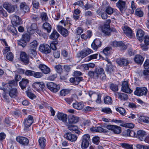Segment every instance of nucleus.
<instances>
[{"label":"nucleus","instance_id":"nucleus-3","mask_svg":"<svg viewBox=\"0 0 149 149\" xmlns=\"http://www.w3.org/2000/svg\"><path fill=\"white\" fill-rule=\"evenodd\" d=\"M46 86L48 89L54 93H56L60 89L59 86L53 82H51L47 83Z\"/></svg>","mask_w":149,"mask_h":149},{"label":"nucleus","instance_id":"nucleus-42","mask_svg":"<svg viewBox=\"0 0 149 149\" xmlns=\"http://www.w3.org/2000/svg\"><path fill=\"white\" fill-rule=\"evenodd\" d=\"M139 120L141 122L148 123H149V117L146 116H141L139 117Z\"/></svg>","mask_w":149,"mask_h":149},{"label":"nucleus","instance_id":"nucleus-26","mask_svg":"<svg viewBox=\"0 0 149 149\" xmlns=\"http://www.w3.org/2000/svg\"><path fill=\"white\" fill-rule=\"evenodd\" d=\"M83 80V78L81 77H78L71 78L70 79V81L75 85H78L79 83Z\"/></svg>","mask_w":149,"mask_h":149},{"label":"nucleus","instance_id":"nucleus-20","mask_svg":"<svg viewBox=\"0 0 149 149\" xmlns=\"http://www.w3.org/2000/svg\"><path fill=\"white\" fill-rule=\"evenodd\" d=\"M3 7L6 9L8 12H13L15 10V7L8 3H5L3 5Z\"/></svg>","mask_w":149,"mask_h":149},{"label":"nucleus","instance_id":"nucleus-44","mask_svg":"<svg viewBox=\"0 0 149 149\" xmlns=\"http://www.w3.org/2000/svg\"><path fill=\"white\" fill-rule=\"evenodd\" d=\"M38 45V43L36 40H33L30 44V49H36Z\"/></svg>","mask_w":149,"mask_h":149},{"label":"nucleus","instance_id":"nucleus-59","mask_svg":"<svg viewBox=\"0 0 149 149\" xmlns=\"http://www.w3.org/2000/svg\"><path fill=\"white\" fill-rule=\"evenodd\" d=\"M32 76L36 78H40L42 76V74L41 72H36L34 71Z\"/></svg>","mask_w":149,"mask_h":149},{"label":"nucleus","instance_id":"nucleus-34","mask_svg":"<svg viewBox=\"0 0 149 149\" xmlns=\"http://www.w3.org/2000/svg\"><path fill=\"white\" fill-rule=\"evenodd\" d=\"M115 94L116 96H118V98L121 100H126L128 98L127 95L126 94L116 93Z\"/></svg>","mask_w":149,"mask_h":149},{"label":"nucleus","instance_id":"nucleus-22","mask_svg":"<svg viewBox=\"0 0 149 149\" xmlns=\"http://www.w3.org/2000/svg\"><path fill=\"white\" fill-rule=\"evenodd\" d=\"M39 68L44 74H47L50 71V69L45 65L40 64L39 66Z\"/></svg>","mask_w":149,"mask_h":149},{"label":"nucleus","instance_id":"nucleus-64","mask_svg":"<svg viewBox=\"0 0 149 149\" xmlns=\"http://www.w3.org/2000/svg\"><path fill=\"white\" fill-rule=\"evenodd\" d=\"M34 71L29 70H26L25 71L24 74L27 76H32Z\"/></svg>","mask_w":149,"mask_h":149},{"label":"nucleus","instance_id":"nucleus-18","mask_svg":"<svg viewBox=\"0 0 149 149\" xmlns=\"http://www.w3.org/2000/svg\"><path fill=\"white\" fill-rule=\"evenodd\" d=\"M58 119L64 123H65L67 121V115L62 113L58 112L56 115Z\"/></svg>","mask_w":149,"mask_h":149},{"label":"nucleus","instance_id":"nucleus-46","mask_svg":"<svg viewBox=\"0 0 149 149\" xmlns=\"http://www.w3.org/2000/svg\"><path fill=\"white\" fill-rule=\"evenodd\" d=\"M7 13L2 7L0 6V17H6L7 16Z\"/></svg>","mask_w":149,"mask_h":149},{"label":"nucleus","instance_id":"nucleus-57","mask_svg":"<svg viewBox=\"0 0 149 149\" xmlns=\"http://www.w3.org/2000/svg\"><path fill=\"white\" fill-rule=\"evenodd\" d=\"M110 88L111 89L113 92H116L118 90V86L113 84H110Z\"/></svg>","mask_w":149,"mask_h":149},{"label":"nucleus","instance_id":"nucleus-16","mask_svg":"<svg viewBox=\"0 0 149 149\" xmlns=\"http://www.w3.org/2000/svg\"><path fill=\"white\" fill-rule=\"evenodd\" d=\"M111 45L113 47H122L123 49H126L127 48L124 43L121 41H114L112 42Z\"/></svg>","mask_w":149,"mask_h":149},{"label":"nucleus","instance_id":"nucleus-9","mask_svg":"<svg viewBox=\"0 0 149 149\" xmlns=\"http://www.w3.org/2000/svg\"><path fill=\"white\" fill-rule=\"evenodd\" d=\"M32 86L34 89L40 92L45 87V85L43 82H36L33 84Z\"/></svg>","mask_w":149,"mask_h":149},{"label":"nucleus","instance_id":"nucleus-40","mask_svg":"<svg viewBox=\"0 0 149 149\" xmlns=\"http://www.w3.org/2000/svg\"><path fill=\"white\" fill-rule=\"evenodd\" d=\"M17 85V82L14 80H13L10 81L8 82V83L7 84H5L3 85V86L6 87L9 86L8 88H11L13 86H15Z\"/></svg>","mask_w":149,"mask_h":149},{"label":"nucleus","instance_id":"nucleus-23","mask_svg":"<svg viewBox=\"0 0 149 149\" xmlns=\"http://www.w3.org/2000/svg\"><path fill=\"white\" fill-rule=\"evenodd\" d=\"M145 35V32L141 29H139L136 33V37L141 42L143 41V36Z\"/></svg>","mask_w":149,"mask_h":149},{"label":"nucleus","instance_id":"nucleus-4","mask_svg":"<svg viewBox=\"0 0 149 149\" xmlns=\"http://www.w3.org/2000/svg\"><path fill=\"white\" fill-rule=\"evenodd\" d=\"M147 92V89L145 87H136L134 92V94L139 96L145 95Z\"/></svg>","mask_w":149,"mask_h":149},{"label":"nucleus","instance_id":"nucleus-10","mask_svg":"<svg viewBox=\"0 0 149 149\" xmlns=\"http://www.w3.org/2000/svg\"><path fill=\"white\" fill-rule=\"evenodd\" d=\"M93 52V51L91 49L86 48L78 54V56L79 57L83 58Z\"/></svg>","mask_w":149,"mask_h":149},{"label":"nucleus","instance_id":"nucleus-48","mask_svg":"<svg viewBox=\"0 0 149 149\" xmlns=\"http://www.w3.org/2000/svg\"><path fill=\"white\" fill-rule=\"evenodd\" d=\"M114 9L110 6H108L106 8L105 11L107 14L111 15L113 13Z\"/></svg>","mask_w":149,"mask_h":149},{"label":"nucleus","instance_id":"nucleus-45","mask_svg":"<svg viewBox=\"0 0 149 149\" xmlns=\"http://www.w3.org/2000/svg\"><path fill=\"white\" fill-rule=\"evenodd\" d=\"M116 110L122 116H125L126 114L125 110L123 108L118 107L116 108Z\"/></svg>","mask_w":149,"mask_h":149},{"label":"nucleus","instance_id":"nucleus-14","mask_svg":"<svg viewBox=\"0 0 149 149\" xmlns=\"http://www.w3.org/2000/svg\"><path fill=\"white\" fill-rule=\"evenodd\" d=\"M17 141L21 144L24 146L27 145L29 142L28 139L23 136H18L16 138Z\"/></svg>","mask_w":149,"mask_h":149},{"label":"nucleus","instance_id":"nucleus-43","mask_svg":"<svg viewBox=\"0 0 149 149\" xmlns=\"http://www.w3.org/2000/svg\"><path fill=\"white\" fill-rule=\"evenodd\" d=\"M97 56L98 54H97L91 55L85 58V61H89L91 60L96 59L97 58Z\"/></svg>","mask_w":149,"mask_h":149},{"label":"nucleus","instance_id":"nucleus-39","mask_svg":"<svg viewBox=\"0 0 149 149\" xmlns=\"http://www.w3.org/2000/svg\"><path fill=\"white\" fill-rule=\"evenodd\" d=\"M38 142L40 146L43 148L46 145V140L43 137H40L39 139Z\"/></svg>","mask_w":149,"mask_h":149},{"label":"nucleus","instance_id":"nucleus-33","mask_svg":"<svg viewBox=\"0 0 149 149\" xmlns=\"http://www.w3.org/2000/svg\"><path fill=\"white\" fill-rule=\"evenodd\" d=\"M146 134L144 131L140 130L137 132V136L141 141H143L144 140V138Z\"/></svg>","mask_w":149,"mask_h":149},{"label":"nucleus","instance_id":"nucleus-1","mask_svg":"<svg viewBox=\"0 0 149 149\" xmlns=\"http://www.w3.org/2000/svg\"><path fill=\"white\" fill-rule=\"evenodd\" d=\"M81 147L82 149H86L88 147L90 141V136L88 134L84 135L81 137Z\"/></svg>","mask_w":149,"mask_h":149},{"label":"nucleus","instance_id":"nucleus-6","mask_svg":"<svg viewBox=\"0 0 149 149\" xmlns=\"http://www.w3.org/2000/svg\"><path fill=\"white\" fill-rule=\"evenodd\" d=\"M12 23L14 26H17L22 23V19L18 16L13 15L11 16Z\"/></svg>","mask_w":149,"mask_h":149},{"label":"nucleus","instance_id":"nucleus-58","mask_svg":"<svg viewBox=\"0 0 149 149\" xmlns=\"http://www.w3.org/2000/svg\"><path fill=\"white\" fill-rule=\"evenodd\" d=\"M41 18L42 21L47 22L48 21V17L47 14L43 12L41 14Z\"/></svg>","mask_w":149,"mask_h":149},{"label":"nucleus","instance_id":"nucleus-32","mask_svg":"<svg viewBox=\"0 0 149 149\" xmlns=\"http://www.w3.org/2000/svg\"><path fill=\"white\" fill-rule=\"evenodd\" d=\"M36 50V49H30L29 50V55L31 58H37V54Z\"/></svg>","mask_w":149,"mask_h":149},{"label":"nucleus","instance_id":"nucleus-7","mask_svg":"<svg viewBox=\"0 0 149 149\" xmlns=\"http://www.w3.org/2000/svg\"><path fill=\"white\" fill-rule=\"evenodd\" d=\"M121 90L123 92L127 93H131L132 92V91L129 87L128 82L127 81L122 82Z\"/></svg>","mask_w":149,"mask_h":149},{"label":"nucleus","instance_id":"nucleus-31","mask_svg":"<svg viewBox=\"0 0 149 149\" xmlns=\"http://www.w3.org/2000/svg\"><path fill=\"white\" fill-rule=\"evenodd\" d=\"M116 62L120 65H126L128 64L127 60L124 58H118L116 60Z\"/></svg>","mask_w":149,"mask_h":149},{"label":"nucleus","instance_id":"nucleus-62","mask_svg":"<svg viewBox=\"0 0 149 149\" xmlns=\"http://www.w3.org/2000/svg\"><path fill=\"white\" fill-rule=\"evenodd\" d=\"M22 39L26 42L29 41L30 39V36L27 34H25L22 36Z\"/></svg>","mask_w":149,"mask_h":149},{"label":"nucleus","instance_id":"nucleus-56","mask_svg":"<svg viewBox=\"0 0 149 149\" xmlns=\"http://www.w3.org/2000/svg\"><path fill=\"white\" fill-rule=\"evenodd\" d=\"M69 93V91L67 89H63L60 92V94L61 96H64L68 94Z\"/></svg>","mask_w":149,"mask_h":149},{"label":"nucleus","instance_id":"nucleus-35","mask_svg":"<svg viewBox=\"0 0 149 149\" xmlns=\"http://www.w3.org/2000/svg\"><path fill=\"white\" fill-rule=\"evenodd\" d=\"M17 93V89L13 88L10 89L9 92V94L11 97L14 98L16 96Z\"/></svg>","mask_w":149,"mask_h":149},{"label":"nucleus","instance_id":"nucleus-63","mask_svg":"<svg viewBox=\"0 0 149 149\" xmlns=\"http://www.w3.org/2000/svg\"><path fill=\"white\" fill-rule=\"evenodd\" d=\"M144 43L146 45H149V36L147 35L143 39Z\"/></svg>","mask_w":149,"mask_h":149},{"label":"nucleus","instance_id":"nucleus-41","mask_svg":"<svg viewBox=\"0 0 149 149\" xmlns=\"http://www.w3.org/2000/svg\"><path fill=\"white\" fill-rule=\"evenodd\" d=\"M14 26H9L8 27V31L13 35H16L17 34V32L16 28Z\"/></svg>","mask_w":149,"mask_h":149},{"label":"nucleus","instance_id":"nucleus-51","mask_svg":"<svg viewBox=\"0 0 149 149\" xmlns=\"http://www.w3.org/2000/svg\"><path fill=\"white\" fill-rule=\"evenodd\" d=\"M30 27H27V31H35L37 28V25L36 24H31Z\"/></svg>","mask_w":149,"mask_h":149},{"label":"nucleus","instance_id":"nucleus-30","mask_svg":"<svg viewBox=\"0 0 149 149\" xmlns=\"http://www.w3.org/2000/svg\"><path fill=\"white\" fill-rule=\"evenodd\" d=\"M79 118L73 115L70 116L68 118V122L70 123H75L78 121Z\"/></svg>","mask_w":149,"mask_h":149},{"label":"nucleus","instance_id":"nucleus-15","mask_svg":"<svg viewBox=\"0 0 149 149\" xmlns=\"http://www.w3.org/2000/svg\"><path fill=\"white\" fill-rule=\"evenodd\" d=\"M101 29L102 32L106 35H109L111 31L109 24H104Z\"/></svg>","mask_w":149,"mask_h":149},{"label":"nucleus","instance_id":"nucleus-5","mask_svg":"<svg viewBox=\"0 0 149 149\" xmlns=\"http://www.w3.org/2000/svg\"><path fill=\"white\" fill-rule=\"evenodd\" d=\"M107 128L112 131L114 134H118L121 132V128L119 127L116 125H108L107 126Z\"/></svg>","mask_w":149,"mask_h":149},{"label":"nucleus","instance_id":"nucleus-13","mask_svg":"<svg viewBox=\"0 0 149 149\" xmlns=\"http://www.w3.org/2000/svg\"><path fill=\"white\" fill-rule=\"evenodd\" d=\"M123 30L126 36L130 38L133 37V34L130 28L127 26H125L123 28Z\"/></svg>","mask_w":149,"mask_h":149},{"label":"nucleus","instance_id":"nucleus-8","mask_svg":"<svg viewBox=\"0 0 149 149\" xmlns=\"http://www.w3.org/2000/svg\"><path fill=\"white\" fill-rule=\"evenodd\" d=\"M95 77L97 78L100 75L102 79H105L106 75L103 68H96L95 69Z\"/></svg>","mask_w":149,"mask_h":149},{"label":"nucleus","instance_id":"nucleus-29","mask_svg":"<svg viewBox=\"0 0 149 149\" xmlns=\"http://www.w3.org/2000/svg\"><path fill=\"white\" fill-rule=\"evenodd\" d=\"M58 31L61 33L64 37H66L69 34V32L66 29L60 26L58 28Z\"/></svg>","mask_w":149,"mask_h":149},{"label":"nucleus","instance_id":"nucleus-27","mask_svg":"<svg viewBox=\"0 0 149 149\" xmlns=\"http://www.w3.org/2000/svg\"><path fill=\"white\" fill-rule=\"evenodd\" d=\"M134 60L137 63L141 64L144 61V58L141 55H136L134 58Z\"/></svg>","mask_w":149,"mask_h":149},{"label":"nucleus","instance_id":"nucleus-49","mask_svg":"<svg viewBox=\"0 0 149 149\" xmlns=\"http://www.w3.org/2000/svg\"><path fill=\"white\" fill-rule=\"evenodd\" d=\"M68 129L72 131H76L78 130V127L75 125H67Z\"/></svg>","mask_w":149,"mask_h":149},{"label":"nucleus","instance_id":"nucleus-21","mask_svg":"<svg viewBox=\"0 0 149 149\" xmlns=\"http://www.w3.org/2000/svg\"><path fill=\"white\" fill-rule=\"evenodd\" d=\"M29 80L26 78H23L22 81L19 82L20 87L22 89L25 88L29 83Z\"/></svg>","mask_w":149,"mask_h":149},{"label":"nucleus","instance_id":"nucleus-52","mask_svg":"<svg viewBox=\"0 0 149 149\" xmlns=\"http://www.w3.org/2000/svg\"><path fill=\"white\" fill-rule=\"evenodd\" d=\"M58 45V42L56 41H52L50 44L51 48L53 50H56L57 49V47Z\"/></svg>","mask_w":149,"mask_h":149},{"label":"nucleus","instance_id":"nucleus-53","mask_svg":"<svg viewBox=\"0 0 149 149\" xmlns=\"http://www.w3.org/2000/svg\"><path fill=\"white\" fill-rule=\"evenodd\" d=\"M104 102L108 104H110L112 103V100L111 98L109 96H107L104 99Z\"/></svg>","mask_w":149,"mask_h":149},{"label":"nucleus","instance_id":"nucleus-47","mask_svg":"<svg viewBox=\"0 0 149 149\" xmlns=\"http://www.w3.org/2000/svg\"><path fill=\"white\" fill-rule=\"evenodd\" d=\"M136 15L139 17H142L143 15V11L140 8H137L135 11Z\"/></svg>","mask_w":149,"mask_h":149},{"label":"nucleus","instance_id":"nucleus-25","mask_svg":"<svg viewBox=\"0 0 149 149\" xmlns=\"http://www.w3.org/2000/svg\"><path fill=\"white\" fill-rule=\"evenodd\" d=\"M20 7L21 10L24 12H28L30 10L29 6L24 2L21 3Z\"/></svg>","mask_w":149,"mask_h":149},{"label":"nucleus","instance_id":"nucleus-2","mask_svg":"<svg viewBox=\"0 0 149 149\" xmlns=\"http://www.w3.org/2000/svg\"><path fill=\"white\" fill-rule=\"evenodd\" d=\"M33 122V117L29 115L27 118L24 120L23 122L24 130L28 131L29 128L31 126Z\"/></svg>","mask_w":149,"mask_h":149},{"label":"nucleus","instance_id":"nucleus-54","mask_svg":"<svg viewBox=\"0 0 149 149\" xmlns=\"http://www.w3.org/2000/svg\"><path fill=\"white\" fill-rule=\"evenodd\" d=\"M111 48L110 47H107L104 48L103 51L104 54L106 56H107L110 54V50Z\"/></svg>","mask_w":149,"mask_h":149},{"label":"nucleus","instance_id":"nucleus-28","mask_svg":"<svg viewBox=\"0 0 149 149\" xmlns=\"http://www.w3.org/2000/svg\"><path fill=\"white\" fill-rule=\"evenodd\" d=\"M126 3L119 0L116 3V6L118 7L120 11L122 12L125 9Z\"/></svg>","mask_w":149,"mask_h":149},{"label":"nucleus","instance_id":"nucleus-36","mask_svg":"<svg viewBox=\"0 0 149 149\" xmlns=\"http://www.w3.org/2000/svg\"><path fill=\"white\" fill-rule=\"evenodd\" d=\"M90 130L92 132H101L104 131V129L101 127H91L90 128Z\"/></svg>","mask_w":149,"mask_h":149},{"label":"nucleus","instance_id":"nucleus-17","mask_svg":"<svg viewBox=\"0 0 149 149\" xmlns=\"http://www.w3.org/2000/svg\"><path fill=\"white\" fill-rule=\"evenodd\" d=\"M92 48L95 50H97L101 46V42L99 39H95L91 44Z\"/></svg>","mask_w":149,"mask_h":149},{"label":"nucleus","instance_id":"nucleus-37","mask_svg":"<svg viewBox=\"0 0 149 149\" xmlns=\"http://www.w3.org/2000/svg\"><path fill=\"white\" fill-rule=\"evenodd\" d=\"M59 36V34L56 30H54L49 36V38L52 40H56Z\"/></svg>","mask_w":149,"mask_h":149},{"label":"nucleus","instance_id":"nucleus-60","mask_svg":"<svg viewBox=\"0 0 149 149\" xmlns=\"http://www.w3.org/2000/svg\"><path fill=\"white\" fill-rule=\"evenodd\" d=\"M101 111L106 114H109L111 113L112 111L109 108L105 107L102 109Z\"/></svg>","mask_w":149,"mask_h":149},{"label":"nucleus","instance_id":"nucleus-50","mask_svg":"<svg viewBox=\"0 0 149 149\" xmlns=\"http://www.w3.org/2000/svg\"><path fill=\"white\" fill-rule=\"evenodd\" d=\"M60 22L61 24H63L64 26L69 29L70 28V26L71 25V24L70 23V22L69 20H67V21H65L64 22L63 20H61Z\"/></svg>","mask_w":149,"mask_h":149},{"label":"nucleus","instance_id":"nucleus-19","mask_svg":"<svg viewBox=\"0 0 149 149\" xmlns=\"http://www.w3.org/2000/svg\"><path fill=\"white\" fill-rule=\"evenodd\" d=\"M20 58L21 60L24 63L27 64L29 63V58L25 52H21L20 54Z\"/></svg>","mask_w":149,"mask_h":149},{"label":"nucleus","instance_id":"nucleus-38","mask_svg":"<svg viewBox=\"0 0 149 149\" xmlns=\"http://www.w3.org/2000/svg\"><path fill=\"white\" fill-rule=\"evenodd\" d=\"M43 28L48 33L51 32L52 29V26L49 23L45 22L43 24Z\"/></svg>","mask_w":149,"mask_h":149},{"label":"nucleus","instance_id":"nucleus-55","mask_svg":"<svg viewBox=\"0 0 149 149\" xmlns=\"http://www.w3.org/2000/svg\"><path fill=\"white\" fill-rule=\"evenodd\" d=\"M121 146L126 149H132V146L127 143H121L120 144Z\"/></svg>","mask_w":149,"mask_h":149},{"label":"nucleus","instance_id":"nucleus-11","mask_svg":"<svg viewBox=\"0 0 149 149\" xmlns=\"http://www.w3.org/2000/svg\"><path fill=\"white\" fill-rule=\"evenodd\" d=\"M39 50L42 53L48 54L51 51L50 47L47 44H43L40 45L39 47Z\"/></svg>","mask_w":149,"mask_h":149},{"label":"nucleus","instance_id":"nucleus-12","mask_svg":"<svg viewBox=\"0 0 149 149\" xmlns=\"http://www.w3.org/2000/svg\"><path fill=\"white\" fill-rule=\"evenodd\" d=\"M64 137L67 139L72 142L76 141L77 138L76 135L72 134L70 132L66 133L64 135Z\"/></svg>","mask_w":149,"mask_h":149},{"label":"nucleus","instance_id":"nucleus-24","mask_svg":"<svg viewBox=\"0 0 149 149\" xmlns=\"http://www.w3.org/2000/svg\"><path fill=\"white\" fill-rule=\"evenodd\" d=\"M72 106L74 109L80 110L84 107V105L83 102L81 101L79 102H76L72 104Z\"/></svg>","mask_w":149,"mask_h":149},{"label":"nucleus","instance_id":"nucleus-61","mask_svg":"<svg viewBox=\"0 0 149 149\" xmlns=\"http://www.w3.org/2000/svg\"><path fill=\"white\" fill-rule=\"evenodd\" d=\"M6 58L10 61H12L13 59V55L11 52L8 53L6 56Z\"/></svg>","mask_w":149,"mask_h":149}]
</instances>
